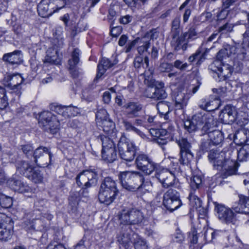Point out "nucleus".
Here are the masks:
<instances>
[{"label": "nucleus", "instance_id": "nucleus-17", "mask_svg": "<svg viewBox=\"0 0 249 249\" xmlns=\"http://www.w3.org/2000/svg\"><path fill=\"white\" fill-rule=\"evenodd\" d=\"M8 183L10 188L15 191L23 194L30 193L33 192V189L30 187L20 180H9Z\"/></svg>", "mask_w": 249, "mask_h": 249}, {"label": "nucleus", "instance_id": "nucleus-39", "mask_svg": "<svg viewBox=\"0 0 249 249\" xmlns=\"http://www.w3.org/2000/svg\"><path fill=\"white\" fill-rule=\"evenodd\" d=\"M76 182L79 186L82 188H87L91 186L84 171L77 177Z\"/></svg>", "mask_w": 249, "mask_h": 249}, {"label": "nucleus", "instance_id": "nucleus-45", "mask_svg": "<svg viewBox=\"0 0 249 249\" xmlns=\"http://www.w3.org/2000/svg\"><path fill=\"white\" fill-rule=\"evenodd\" d=\"M202 178L200 175H194L191 179L190 185L191 189L194 191L199 189L202 184Z\"/></svg>", "mask_w": 249, "mask_h": 249}, {"label": "nucleus", "instance_id": "nucleus-10", "mask_svg": "<svg viewBox=\"0 0 249 249\" xmlns=\"http://www.w3.org/2000/svg\"><path fill=\"white\" fill-rule=\"evenodd\" d=\"M155 177L164 188H168L174 184L175 177L167 169L157 164L155 170Z\"/></svg>", "mask_w": 249, "mask_h": 249}, {"label": "nucleus", "instance_id": "nucleus-61", "mask_svg": "<svg viewBox=\"0 0 249 249\" xmlns=\"http://www.w3.org/2000/svg\"><path fill=\"white\" fill-rule=\"evenodd\" d=\"M217 58L221 61L224 58L229 57L228 53V51L227 50V48L225 47L223 49H221L218 53L216 55Z\"/></svg>", "mask_w": 249, "mask_h": 249}, {"label": "nucleus", "instance_id": "nucleus-8", "mask_svg": "<svg viewBox=\"0 0 249 249\" xmlns=\"http://www.w3.org/2000/svg\"><path fill=\"white\" fill-rule=\"evenodd\" d=\"M14 223L10 217L0 213V240L6 241L13 233Z\"/></svg>", "mask_w": 249, "mask_h": 249}, {"label": "nucleus", "instance_id": "nucleus-21", "mask_svg": "<svg viewBox=\"0 0 249 249\" xmlns=\"http://www.w3.org/2000/svg\"><path fill=\"white\" fill-rule=\"evenodd\" d=\"M238 206L233 207V209L236 213H249V197L245 196L239 195Z\"/></svg>", "mask_w": 249, "mask_h": 249}, {"label": "nucleus", "instance_id": "nucleus-32", "mask_svg": "<svg viewBox=\"0 0 249 249\" xmlns=\"http://www.w3.org/2000/svg\"><path fill=\"white\" fill-rule=\"evenodd\" d=\"M216 100L208 101L206 99H202L199 106L200 108L208 111H213L218 108V106L215 105Z\"/></svg>", "mask_w": 249, "mask_h": 249}, {"label": "nucleus", "instance_id": "nucleus-1", "mask_svg": "<svg viewBox=\"0 0 249 249\" xmlns=\"http://www.w3.org/2000/svg\"><path fill=\"white\" fill-rule=\"evenodd\" d=\"M208 157L214 168L221 172L223 178L236 174L237 163L235 160L227 157L225 152L213 149L210 151Z\"/></svg>", "mask_w": 249, "mask_h": 249}, {"label": "nucleus", "instance_id": "nucleus-44", "mask_svg": "<svg viewBox=\"0 0 249 249\" xmlns=\"http://www.w3.org/2000/svg\"><path fill=\"white\" fill-rule=\"evenodd\" d=\"M33 167L28 162L24 161H21L18 166V169L21 174H22L25 177L26 175L30 173L33 170Z\"/></svg>", "mask_w": 249, "mask_h": 249}, {"label": "nucleus", "instance_id": "nucleus-31", "mask_svg": "<svg viewBox=\"0 0 249 249\" xmlns=\"http://www.w3.org/2000/svg\"><path fill=\"white\" fill-rule=\"evenodd\" d=\"M162 203L164 207L171 212L177 210L182 205L180 198L175 200L163 199Z\"/></svg>", "mask_w": 249, "mask_h": 249}, {"label": "nucleus", "instance_id": "nucleus-54", "mask_svg": "<svg viewBox=\"0 0 249 249\" xmlns=\"http://www.w3.org/2000/svg\"><path fill=\"white\" fill-rule=\"evenodd\" d=\"M79 112V109L76 107L72 106H66L65 117L76 116Z\"/></svg>", "mask_w": 249, "mask_h": 249}, {"label": "nucleus", "instance_id": "nucleus-58", "mask_svg": "<svg viewBox=\"0 0 249 249\" xmlns=\"http://www.w3.org/2000/svg\"><path fill=\"white\" fill-rule=\"evenodd\" d=\"M173 66L179 70L181 71L186 70L189 67V65L187 63H183V62L179 60H176Z\"/></svg>", "mask_w": 249, "mask_h": 249}, {"label": "nucleus", "instance_id": "nucleus-60", "mask_svg": "<svg viewBox=\"0 0 249 249\" xmlns=\"http://www.w3.org/2000/svg\"><path fill=\"white\" fill-rule=\"evenodd\" d=\"M184 237L183 234L179 230H177L173 236V240L174 242L179 243H182L184 240Z\"/></svg>", "mask_w": 249, "mask_h": 249}, {"label": "nucleus", "instance_id": "nucleus-51", "mask_svg": "<svg viewBox=\"0 0 249 249\" xmlns=\"http://www.w3.org/2000/svg\"><path fill=\"white\" fill-rule=\"evenodd\" d=\"M109 119L108 115L104 109H101L99 110L96 114V120L97 124L104 121H106Z\"/></svg>", "mask_w": 249, "mask_h": 249}, {"label": "nucleus", "instance_id": "nucleus-18", "mask_svg": "<svg viewBox=\"0 0 249 249\" xmlns=\"http://www.w3.org/2000/svg\"><path fill=\"white\" fill-rule=\"evenodd\" d=\"M124 107L125 108L124 114L129 119L137 117L139 112L142 110V107L140 104L134 102H129L126 104Z\"/></svg>", "mask_w": 249, "mask_h": 249}, {"label": "nucleus", "instance_id": "nucleus-48", "mask_svg": "<svg viewBox=\"0 0 249 249\" xmlns=\"http://www.w3.org/2000/svg\"><path fill=\"white\" fill-rule=\"evenodd\" d=\"M98 139L102 142V150L109 148L114 146L112 141L106 136L100 135Z\"/></svg>", "mask_w": 249, "mask_h": 249}, {"label": "nucleus", "instance_id": "nucleus-24", "mask_svg": "<svg viewBox=\"0 0 249 249\" xmlns=\"http://www.w3.org/2000/svg\"><path fill=\"white\" fill-rule=\"evenodd\" d=\"M191 97L190 93L178 92L175 97V106L178 109H182L185 107Z\"/></svg>", "mask_w": 249, "mask_h": 249}, {"label": "nucleus", "instance_id": "nucleus-15", "mask_svg": "<svg viewBox=\"0 0 249 249\" xmlns=\"http://www.w3.org/2000/svg\"><path fill=\"white\" fill-rule=\"evenodd\" d=\"M54 4L50 0H42L37 6L39 15L42 18L48 17L56 11L53 9Z\"/></svg>", "mask_w": 249, "mask_h": 249}, {"label": "nucleus", "instance_id": "nucleus-57", "mask_svg": "<svg viewBox=\"0 0 249 249\" xmlns=\"http://www.w3.org/2000/svg\"><path fill=\"white\" fill-rule=\"evenodd\" d=\"M51 109L65 117L66 106L52 105L51 106Z\"/></svg>", "mask_w": 249, "mask_h": 249}, {"label": "nucleus", "instance_id": "nucleus-42", "mask_svg": "<svg viewBox=\"0 0 249 249\" xmlns=\"http://www.w3.org/2000/svg\"><path fill=\"white\" fill-rule=\"evenodd\" d=\"M193 155L191 151L180 152L179 161L183 165H187L192 160Z\"/></svg>", "mask_w": 249, "mask_h": 249}, {"label": "nucleus", "instance_id": "nucleus-53", "mask_svg": "<svg viewBox=\"0 0 249 249\" xmlns=\"http://www.w3.org/2000/svg\"><path fill=\"white\" fill-rule=\"evenodd\" d=\"M188 198L193 207L196 208L201 206V200L197 196L195 195L193 192H190Z\"/></svg>", "mask_w": 249, "mask_h": 249}, {"label": "nucleus", "instance_id": "nucleus-19", "mask_svg": "<svg viewBox=\"0 0 249 249\" xmlns=\"http://www.w3.org/2000/svg\"><path fill=\"white\" fill-rule=\"evenodd\" d=\"M219 78V81L226 80L229 78L232 72V68L229 64H220L217 66L216 69L213 70Z\"/></svg>", "mask_w": 249, "mask_h": 249}, {"label": "nucleus", "instance_id": "nucleus-59", "mask_svg": "<svg viewBox=\"0 0 249 249\" xmlns=\"http://www.w3.org/2000/svg\"><path fill=\"white\" fill-rule=\"evenodd\" d=\"M173 67V65L172 64L163 62L160 63L159 69L161 72H166L171 71Z\"/></svg>", "mask_w": 249, "mask_h": 249}, {"label": "nucleus", "instance_id": "nucleus-35", "mask_svg": "<svg viewBox=\"0 0 249 249\" xmlns=\"http://www.w3.org/2000/svg\"><path fill=\"white\" fill-rule=\"evenodd\" d=\"M52 154L46 155L44 156L39 157V158H35L34 161L36 165L40 167H47L51 162Z\"/></svg>", "mask_w": 249, "mask_h": 249}, {"label": "nucleus", "instance_id": "nucleus-36", "mask_svg": "<svg viewBox=\"0 0 249 249\" xmlns=\"http://www.w3.org/2000/svg\"><path fill=\"white\" fill-rule=\"evenodd\" d=\"M249 157V144L243 146L237 151V160L239 161H243Z\"/></svg>", "mask_w": 249, "mask_h": 249}, {"label": "nucleus", "instance_id": "nucleus-38", "mask_svg": "<svg viewBox=\"0 0 249 249\" xmlns=\"http://www.w3.org/2000/svg\"><path fill=\"white\" fill-rule=\"evenodd\" d=\"M80 50L75 48L73 50L71 53V58L69 60V68L71 70L74 69L76 65L79 61Z\"/></svg>", "mask_w": 249, "mask_h": 249}, {"label": "nucleus", "instance_id": "nucleus-55", "mask_svg": "<svg viewBox=\"0 0 249 249\" xmlns=\"http://www.w3.org/2000/svg\"><path fill=\"white\" fill-rule=\"evenodd\" d=\"M187 42L193 40L197 37V34L194 28H190L188 31L183 34Z\"/></svg>", "mask_w": 249, "mask_h": 249}, {"label": "nucleus", "instance_id": "nucleus-40", "mask_svg": "<svg viewBox=\"0 0 249 249\" xmlns=\"http://www.w3.org/2000/svg\"><path fill=\"white\" fill-rule=\"evenodd\" d=\"M26 177L32 180L36 183H40L42 181L43 177L38 170H35L33 168V170L28 174L26 175Z\"/></svg>", "mask_w": 249, "mask_h": 249}, {"label": "nucleus", "instance_id": "nucleus-5", "mask_svg": "<svg viewBox=\"0 0 249 249\" xmlns=\"http://www.w3.org/2000/svg\"><path fill=\"white\" fill-rule=\"evenodd\" d=\"M143 217L142 213L136 208L123 210L119 214L120 224L124 226L138 224Z\"/></svg>", "mask_w": 249, "mask_h": 249}, {"label": "nucleus", "instance_id": "nucleus-3", "mask_svg": "<svg viewBox=\"0 0 249 249\" xmlns=\"http://www.w3.org/2000/svg\"><path fill=\"white\" fill-rule=\"evenodd\" d=\"M118 193L115 181L110 177H107L101 184L98 199L101 203L108 205L114 201Z\"/></svg>", "mask_w": 249, "mask_h": 249}, {"label": "nucleus", "instance_id": "nucleus-50", "mask_svg": "<svg viewBox=\"0 0 249 249\" xmlns=\"http://www.w3.org/2000/svg\"><path fill=\"white\" fill-rule=\"evenodd\" d=\"M177 142L180 147V152L190 151L191 144L185 138H181L177 141Z\"/></svg>", "mask_w": 249, "mask_h": 249}, {"label": "nucleus", "instance_id": "nucleus-7", "mask_svg": "<svg viewBox=\"0 0 249 249\" xmlns=\"http://www.w3.org/2000/svg\"><path fill=\"white\" fill-rule=\"evenodd\" d=\"M38 123L44 130L52 133L56 132L60 125L58 119L50 111H43L39 114Z\"/></svg>", "mask_w": 249, "mask_h": 249}, {"label": "nucleus", "instance_id": "nucleus-62", "mask_svg": "<svg viewBox=\"0 0 249 249\" xmlns=\"http://www.w3.org/2000/svg\"><path fill=\"white\" fill-rule=\"evenodd\" d=\"M22 151L24 153L27 155V157L29 156H32L33 153V148L30 145H25L23 146L22 148Z\"/></svg>", "mask_w": 249, "mask_h": 249}, {"label": "nucleus", "instance_id": "nucleus-52", "mask_svg": "<svg viewBox=\"0 0 249 249\" xmlns=\"http://www.w3.org/2000/svg\"><path fill=\"white\" fill-rule=\"evenodd\" d=\"M63 30L62 27H58L56 28L55 31L53 33L54 38L58 40V45L59 47L63 45Z\"/></svg>", "mask_w": 249, "mask_h": 249}, {"label": "nucleus", "instance_id": "nucleus-43", "mask_svg": "<svg viewBox=\"0 0 249 249\" xmlns=\"http://www.w3.org/2000/svg\"><path fill=\"white\" fill-rule=\"evenodd\" d=\"M149 65V59L147 56H145L143 60L141 56H137L134 60V67L137 69L141 68L142 66L143 68H148Z\"/></svg>", "mask_w": 249, "mask_h": 249}, {"label": "nucleus", "instance_id": "nucleus-47", "mask_svg": "<svg viewBox=\"0 0 249 249\" xmlns=\"http://www.w3.org/2000/svg\"><path fill=\"white\" fill-rule=\"evenodd\" d=\"M180 198L179 193L176 190L170 189L167 191L163 196V199H171L175 200V199Z\"/></svg>", "mask_w": 249, "mask_h": 249}, {"label": "nucleus", "instance_id": "nucleus-25", "mask_svg": "<svg viewBox=\"0 0 249 249\" xmlns=\"http://www.w3.org/2000/svg\"><path fill=\"white\" fill-rule=\"evenodd\" d=\"M209 131L206 133H208V136L210 144L214 145H217L220 144L223 140V136L222 133L218 130H214L213 131Z\"/></svg>", "mask_w": 249, "mask_h": 249}, {"label": "nucleus", "instance_id": "nucleus-33", "mask_svg": "<svg viewBox=\"0 0 249 249\" xmlns=\"http://www.w3.org/2000/svg\"><path fill=\"white\" fill-rule=\"evenodd\" d=\"M105 132L108 134L112 132L115 128V124L110 119L102 121L97 124Z\"/></svg>", "mask_w": 249, "mask_h": 249}, {"label": "nucleus", "instance_id": "nucleus-64", "mask_svg": "<svg viewBox=\"0 0 249 249\" xmlns=\"http://www.w3.org/2000/svg\"><path fill=\"white\" fill-rule=\"evenodd\" d=\"M150 47V43L149 41H145L144 42V43L142 46H139L138 48V53L140 54H142L144 52H146L147 51V49Z\"/></svg>", "mask_w": 249, "mask_h": 249}, {"label": "nucleus", "instance_id": "nucleus-49", "mask_svg": "<svg viewBox=\"0 0 249 249\" xmlns=\"http://www.w3.org/2000/svg\"><path fill=\"white\" fill-rule=\"evenodd\" d=\"M13 200L11 197L3 194L0 195V205L5 208L10 207L12 205Z\"/></svg>", "mask_w": 249, "mask_h": 249}, {"label": "nucleus", "instance_id": "nucleus-9", "mask_svg": "<svg viewBox=\"0 0 249 249\" xmlns=\"http://www.w3.org/2000/svg\"><path fill=\"white\" fill-rule=\"evenodd\" d=\"M138 237L129 226H124L121 228L120 233L117 235V241L125 249H128Z\"/></svg>", "mask_w": 249, "mask_h": 249}, {"label": "nucleus", "instance_id": "nucleus-16", "mask_svg": "<svg viewBox=\"0 0 249 249\" xmlns=\"http://www.w3.org/2000/svg\"><path fill=\"white\" fill-rule=\"evenodd\" d=\"M187 44L188 42L183 34L179 36L178 31H175L173 33L171 44L175 50L185 51L187 48Z\"/></svg>", "mask_w": 249, "mask_h": 249}, {"label": "nucleus", "instance_id": "nucleus-13", "mask_svg": "<svg viewBox=\"0 0 249 249\" xmlns=\"http://www.w3.org/2000/svg\"><path fill=\"white\" fill-rule=\"evenodd\" d=\"M146 93L148 98L157 100L163 99L167 96V93L165 91L164 84L162 82H157L155 88H148L146 89Z\"/></svg>", "mask_w": 249, "mask_h": 249}, {"label": "nucleus", "instance_id": "nucleus-34", "mask_svg": "<svg viewBox=\"0 0 249 249\" xmlns=\"http://www.w3.org/2000/svg\"><path fill=\"white\" fill-rule=\"evenodd\" d=\"M157 108L161 115L164 116L165 120L168 119V114L170 111L169 106L167 102H159L157 105Z\"/></svg>", "mask_w": 249, "mask_h": 249}, {"label": "nucleus", "instance_id": "nucleus-14", "mask_svg": "<svg viewBox=\"0 0 249 249\" xmlns=\"http://www.w3.org/2000/svg\"><path fill=\"white\" fill-rule=\"evenodd\" d=\"M237 116L236 108L235 107L228 105L221 111L219 118L223 123L230 124L236 121Z\"/></svg>", "mask_w": 249, "mask_h": 249}, {"label": "nucleus", "instance_id": "nucleus-29", "mask_svg": "<svg viewBox=\"0 0 249 249\" xmlns=\"http://www.w3.org/2000/svg\"><path fill=\"white\" fill-rule=\"evenodd\" d=\"M123 124H124V129L127 131H132L138 135H139L142 138L143 140H147L148 139V138L146 136V135L141 130L137 129L130 122L127 121L126 119H124L123 121Z\"/></svg>", "mask_w": 249, "mask_h": 249}, {"label": "nucleus", "instance_id": "nucleus-11", "mask_svg": "<svg viewBox=\"0 0 249 249\" xmlns=\"http://www.w3.org/2000/svg\"><path fill=\"white\" fill-rule=\"evenodd\" d=\"M135 162L138 168L147 175L151 174L158 164L144 154H139L136 158Z\"/></svg>", "mask_w": 249, "mask_h": 249}, {"label": "nucleus", "instance_id": "nucleus-2", "mask_svg": "<svg viewBox=\"0 0 249 249\" xmlns=\"http://www.w3.org/2000/svg\"><path fill=\"white\" fill-rule=\"evenodd\" d=\"M214 124L213 116L209 113L202 111L193 115L191 119L185 121L184 125L189 132L196 131L202 126L201 131L204 133L211 129Z\"/></svg>", "mask_w": 249, "mask_h": 249}, {"label": "nucleus", "instance_id": "nucleus-4", "mask_svg": "<svg viewBox=\"0 0 249 249\" xmlns=\"http://www.w3.org/2000/svg\"><path fill=\"white\" fill-rule=\"evenodd\" d=\"M119 179L122 187L127 190L134 192L141 189L144 178L139 172L125 171L120 173Z\"/></svg>", "mask_w": 249, "mask_h": 249}, {"label": "nucleus", "instance_id": "nucleus-28", "mask_svg": "<svg viewBox=\"0 0 249 249\" xmlns=\"http://www.w3.org/2000/svg\"><path fill=\"white\" fill-rule=\"evenodd\" d=\"M102 155L104 160L110 163L113 162L117 158V153L114 146L102 150Z\"/></svg>", "mask_w": 249, "mask_h": 249}, {"label": "nucleus", "instance_id": "nucleus-26", "mask_svg": "<svg viewBox=\"0 0 249 249\" xmlns=\"http://www.w3.org/2000/svg\"><path fill=\"white\" fill-rule=\"evenodd\" d=\"M112 63H111L108 59L103 58L98 65V71L96 79H99L104 74L106 70L112 67Z\"/></svg>", "mask_w": 249, "mask_h": 249}, {"label": "nucleus", "instance_id": "nucleus-23", "mask_svg": "<svg viewBox=\"0 0 249 249\" xmlns=\"http://www.w3.org/2000/svg\"><path fill=\"white\" fill-rule=\"evenodd\" d=\"M229 57L236 55V57L239 60H243L245 57L246 53L244 48L241 46L227 45L226 46Z\"/></svg>", "mask_w": 249, "mask_h": 249}, {"label": "nucleus", "instance_id": "nucleus-41", "mask_svg": "<svg viewBox=\"0 0 249 249\" xmlns=\"http://www.w3.org/2000/svg\"><path fill=\"white\" fill-rule=\"evenodd\" d=\"M98 171L96 169L84 171L91 186L95 185L97 182Z\"/></svg>", "mask_w": 249, "mask_h": 249}, {"label": "nucleus", "instance_id": "nucleus-12", "mask_svg": "<svg viewBox=\"0 0 249 249\" xmlns=\"http://www.w3.org/2000/svg\"><path fill=\"white\" fill-rule=\"evenodd\" d=\"M215 211L218 218L226 223H233L235 221V214L230 208L224 205L214 203Z\"/></svg>", "mask_w": 249, "mask_h": 249}, {"label": "nucleus", "instance_id": "nucleus-46", "mask_svg": "<svg viewBox=\"0 0 249 249\" xmlns=\"http://www.w3.org/2000/svg\"><path fill=\"white\" fill-rule=\"evenodd\" d=\"M52 154L50 150L46 147L40 146L37 148L33 153V158H39V157L44 156L46 155Z\"/></svg>", "mask_w": 249, "mask_h": 249}, {"label": "nucleus", "instance_id": "nucleus-30", "mask_svg": "<svg viewBox=\"0 0 249 249\" xmlns=\"http://www.w3.org/2000/svg\"><path fill=\"white\" fill-rule=\"evenodd\" d=\"M7 79L9 81L8 86L14 89L20 86L23 82V79L20 74H15L12 76H8Z\"/></svg>", "mask_w": 249, "mask_h": 249}, {"label": "nucleus", "instance_id": "nucleus-63", "mask_svg": "<svg viewBox=\"0 0 249 249\" xmlns=\"http://www.w3.org/2000/svg\"><path fill=\"white\" fill-rule=\"evenodd\" d=\"M110 27V34L113 37H117L121 33L122 28L121 26Z\"/></svg>", "mask_w": 249, "mask_h": 249}, {"label": "nucleus", "instance_id": "nucleus-27", "mask_svg": "<svg viewBox=\"0 0 249 249\" xmlns=\"http://www.w3.org/2000/svg\"><path fill=\"white\" fill-rule=\"evenodd\" d=\"M150 132L152 136L157 138L156 141L159 145H163L166 144L168 142L167 139L162 138L166 134V130L163 129H150Z\"/></svg>", "mask_w": 249, "mask_h": 249}, {"label": "nucleus", "instance_id": "nucleus-56", "mask_svg": "<svg viewBox=\"0 0 249 249\" xmlns=\"http://www.w3.org/2000/svg\"><path fill=\"white\" fill-rule=\"evenodd\" d=\"M133 244L135 249H148L145 241L140 238L139 235L136 240L134 242Z\"/></svg>", "mask_w": 249, "mask_h": 249}, {"label": "nucleus", "instance_id": "nucleus-6", "mask_svg": "<svg viewBox=\"0 0 249 249\" xmlns=\"http://www.w3.org/2000/svg\"><path fill=\"white\" fill-rule=\"evenodd\" d=\"M119 154L121 158L127 161H132L135 155L136 146L125 136L120 138L118 143Z\"/></svg>", "mask_w": 249, "mask_h": 249}, {"label": "nucleus", "instance_id": "nucleus-20", "mask_svg": "<svg viewBox=\"0 0 249 249\" xmlns=\"http://www.w3.org/2000/svg\"><path fill=\"white\" fill-rule=\"evenodd\" d=\"M249 140V130L242 128L237 130L234 135V142L237 145H242L247 143Z\"/></svg>", "mask_w": 249, "mask_h": 249}, {"label": "nucleus", "instance_id": "nucleus-37", "mask_svg": "<svg viewBox=\"0 0 249 249\" xmlns=\"http://www.w3.org/2000/svg\"><path fill=\"white\" fill-rule=\"evenodd\" d=\"M205 53H201L200 49H198L195 53L191 55L188 58V61L192 63L197 61V64L200 65L203 60L205 59Z\"/></svg>", "mask_w": 249, "mask_h": 249}, {"label": "nucleus", "instance_id": "nucleus-22", "mask_svg": "<svg viewBox=\"0 0 249 249\" xmlns=\"http://www.w3.org/2000/svg\"><path fill=\"white\" fill-rule=\"evenodd\" d=\"M22 55L20 51H15L3 56V60L12 65L19 64L22 61Z\"/></svg>", "mask_w": 249, "mask_h": 249}]
</instances>
